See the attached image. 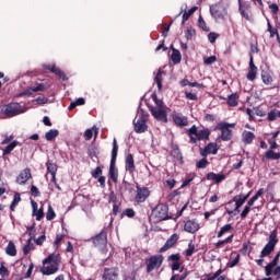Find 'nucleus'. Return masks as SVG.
Instances as JSON below:
<instances>
[{"instance_id": "f257e3e1", "label": "nucleus", "mask_w": 280, "mask_h": 280, "mask_svg": "<svg viewBox=\"0 0 280 280\" xmlns=\"http://www.w3.org/2000/svg\"><path fill=\"white\" fill-rule=\"evenodd\" d=\"M62 262V257L60 254H50L43 260V267L40 269L42 275H46L49 277L50 275H56L60 268V264ZM48 265V266H47Z\"/></svg>"}, {"instance_id": "f03ea898", "label": "nucleus", "mask_w": 280, "mask_h": 280, "mask_svg": "<svg viewBox=\"0 0 280 280\" xmlns=\"http://www.w3.org/2000/svg\"><path fill=\"white\" fill-rule=\"evenodd\" d=\"M117 154H119V144H117V138H114L108 171V176L113 183H118L119 180V168H117Z\"/></svg>"}, {"instance_id": "7ed1b4c3", "label": "nucleus", "mask_w": 280, "mask_h": 280, "mask_svg": "<svg viewBox=\"0 0 280 280\" xmlns=\"http://www.w3.org/2000/svg\"><path fill=\"white\" fill-rule=\"evenodd\" d=\"M187 133L190 139V143H198V141H209V137H211V130H198V127H196V125L189 128Z\"/></svg>"}, {"instance_id": "20e7f679", "label": "nucleus", "mask_w": 280, "mask_h": 280, "mask_svg": "<svg viewBox=\"0 0 280 280\" xmlns=\"http://www.w3.org/2000/svg\"><path fill=\"white\" fill-rule=\"evenodd\" d=\"M278 232L277 230H273L269 237L268 243L265 245L262 250L260 252V257L264 259V257H269V255H272L275 248L277 247V244H279V238L277 237Z\"/></svg>"}, {"instance_id": "39448f33", "label": "nucleus", "mask_w": 280, "mask_h": 280, "mask_svg": "<svg viewBox=\"0 0 280 280\" xmlns=\"http://www.w3.org/2000/svg\"><path fill=\"white\" fill-rule=\"evenodd\" d=\"M164 260H165V257H163V255L161 254L150 256L144 261L147 266L145 272L150 275V272H154V270H159V268L163 266Z\"/></svg>"}, {"instance_id": "423d86ee", "label": "nucleus", "mask_w": 280, "mask_h": 280, "mask_svg": "<svg viewBox=\"0 0 280 280\" xmlns=\"http://www.w3.org/2000/svg\"><path fill=\"white\" fill-rule=\"evenodd\" d=\"M170 207L166 203H159L152 211V215L155 218L156 222H163L164 220H170Z\"/></svg>"}, {"instance_id": "0eeeda50", "label": "nucleus", "mask_w": 280, "mask_h": 280, "mask_svg": "<svg viewBox=\"0 0 280 280\" xmlns=\"http://www.w3.org/2000/svg\"><path fill=\"white\" fill-rule=\"evenodd\" d=\"M217 128L221 131L222 141H231L233 139V130L231 128H235V122H219Z\"/></svg>"}, {"instance_id": "6e6552de", "label": "nucleus", "mask_w": 280, "mask_h": 280, "mask_svg": "<svg viewBox=\"0 0 280 280\" xmlns=\"http://www.w3.org/2000/svg\"><path fill=\"white\" fill-rule=\"evenodd\" d=\"M148 198H150V188L136 184L135 202L137 205H142V202H145Z\"/></svg>"}, {"instance_id": "1a4fd4ad", "label": "nucleus", "mask_w": 280, "mask_h": 280, "mask_svg": "<svg viewBox=\"0 0 280 280\" xmlns=\"http://www.w3.org/2000/svg\"><path fill=\"white\" fill-rule=\"evenodd\" d=\"M91 241L96 248H106L108 244V233L106 232V228H104L101 233L93 236Z\"/></svg>"}, {"instance_id": "9d476101", "label": "nucleus", "mask_w": 280, "mask_h": 280, "mask_svg": "<svg viewBox=\"0 0 280 280\" xmlns=\"http://www.w3.org/2000/svg\"><path fill=\"white\" fill-rule=\"evenodd\" d=\"M2 113L5 115V117H16V115H21L25 113L21 108V104L19 103H9L2 108Z\"/></svg>"}, {"instance_id": "9b49d317", "label": "nucleus", "mask_w": 280, "mask_h": 280, "mask_svg": "<svg viewBox=\"0 0 280 280\" xmlns=\"http://www.w3.org/2000/svg\"><path fill=\"white\" fill-rule=\"evenodd\" d=\"M167 262L173 272H176L177 270L183 272V269H180L183 267V256H180V253L167 256Z\"/></svg>"}, {"instance_id": "f8f14e48", "label": "nucleus", "mask_w": 280, "mask_h": 280, "mask_svg": "<svg viewBox=\"0 0 280 280\" xmlns=\"http://www.w3.org/2000/svg\"><path fill=\"white\" fill-rule=\"evenodd\" d=\"M178 240L180 236L177 233L172 234L165 242V244L159 249V253H167V250H172V248H176L178 245Z\"/></svg>"}, {"instance_id": "ddd939ff", "label": "nucleus", "mask_w": 280, "mask_h": 280, "mask_svg": "<svg viewBox=\"0 0 280 280\" xmlns=\"http://www.w3.org/2000/svg\"><path fill=\"white\" fill-rule=\"evenodd\" d=\"M102 280H119V268L105 267L103 269Z\"/></svg>"}, {"instance_id": "4468645a", "label": "nucleus", "mask_w": 280, "mask_h": 280, "mask_svg": "<svg viewBox=\"0 0 280 280\" xmlns=\"http://www.w3.org/2000/svg\"><path fill=\"white\" fill-rule=\"evenodd\" d=\"M150 113L156 121H162L163 124H167V112L165 108H156V107H151Z\"/></svg>"}, {"instance_id": "2eb2a0df", "label": "nucleus", "mask_w": 280, "mask_h": 280, "mask_svg": "<svg viewBox=\"0 0 280 280\" xmlns=\"http://www.w3.org/2000/svg\"><path fill=\"white\" fill-rule=\"evenodd\" d=\"M218 150H220V148H218V143L210 142L203 149H199V154L200 156L207 158L209 154H218Z\"/></svg>"}, {"instance_id": "dca6fc26", "label": "nucleus", "mask_w": 280, "mask_h": 280, "mask_svg": "<svg viewBox=\"0 0 280 280\" xmlns=\"http://www.w3.org/2000/svg\"><path fill=\"white\" fill-rule=\"evenodd\" d=\"M31 178H32V170L26 167L20 172L15 180L18 185H26L27 180H30Z\"/></svg>"}, {"instance_id": "f3484780", "label": "nucleus", "mask_w": 280, "mask_h": 280, "mask_svg": "<svg viewBox=\"0 0 280 280\" xmlns=\"http://www.w3.org/2000/svg\"><path fill=\"white\" fill-rule=\"evenodd\" d=\"M133 126L135 132H137V135H143V132L148 131V122L145 121V118H143V116L139 117Z\"/></svg>"}, {"instance_id": "a211bd4d", "label": "nucleus", "mask_w": 280, "mask_h": 280, "mask_svg": "<svg viewBox=\"0 0 280 280\" xmlns=\"http://www.w3.org/2000/svg\"><path fill=\"white\" fill-rule=\"evenodd\" d=\"M125 170L129 172V174H135L137 172V166L135 165V156L129 153L125 159Z\"/></svg>"}, {"instance_id": "6ab92c4d", "label": "nucleus", "mask_w": 280, "mask_h": 280, "mask_svg": "<svg viewBox=\"0 0 280 280\" xmlns=\"http://www.w3.org/2000/svg\"><path fill=\"white\" fill-rule=\"evenodd\" d=\"M184 231L191 234L198 233L200 231V224L196 220H188L184 224Z\"/></svg>"}, {"instance_id": "aec40b11", "label": "nucleus", "mask_w": 280, "mask_h": 280, "mask_svg": "<svg viewBox=\"0 0 280 280\" xmlns=\"http://www.w3.org/2000/svg\"><path fill=\"white\" fill-rule=\"evenodd\" d=\"M247 80L249 82H254V80H257V66H255V61L253 60V55L249 57V70L246 75Z\"/></svg>"}, {"instance_id": "412c9836", "label": "nucleus", "mask_w": 280, "mask_h": 280, "mask_svg": "<svg viewBox=\"0 0 280 280\" xmlns=\"http://www.w3.org/2000/svg\"><path fill=\"white\" fill-rule=\"evenodd\" d=\"M279 258H280V252L276 254L273 257L272 261H270L266 267H265V273L266 277H270L272 275V270L276 268V266L279 265Z\"/></svg>"}, {"instance_id": "4be33fe9", "label": "nucleus", "mask_w": 280, "mask_h": 280, "mask_svg": "<svg viewBox=\"0 0 280 280\" xmlns=\"http://www.w3.org/2000/svg\"><path fill=\"white\" fill-rule=\"evenodd\" d=\"M207 180H213L215 185H220L222 180H226V175L224 173L215 174L213 172H210L206 175Z\"/></svg>"}, {"instance_id": "5701e85b", "label": "nucleus", "mask_w": 280, "mask_h": 280, "mask_svg": "<svg viewBox=\"0 0 280 280\" xmlns=\"http://www.w3.org/2000/svg\"><path fill=\"white\" fill-rule=\"evenodd\" d=\"M250 191L247 195H238V199L237 197L233 198V202H235V208L234 211H237V213H240V208L243 207L244 202H246V200H248V198H250Z\"/></svg>"}, {"instance_id": "b1692460", "label": "nucleus", "mask_w": 280, "mask_h": 280, "mask_svg": "<svg viewBox=\"0 0 280 280\" xmlns=\"http://www.w3.org/2000/svg\"><path fill=\"white\" fill-rule=\"evenodd\" d=\"M31 205L33 207V215L36 217L37 222H40V220L45 218V211L43 210V208L38 209V203L34 200L31 201Z\"/></svg>"}, {"instance_id": "393cba45", "label": "nucleus", "mask_w": 280, "mask_h": 280, "mask_svg": "<svg viewBox=\"0 0 280 280\" xmlns=\"http://www.w3.org/2000/svg\"><path fill=\"white\" fill-rule=\"evenodd\" d=\"M242 141L246 145H250V143H253V141H255V133L252 131H248V130L243 131Z\"/></svg>"}, {"instance_id": "a878e982", "label": "nucleus", "mask_w": 280, "mask_h": 280, "mask_svg": "<svg viewBox=\"0 0 280 280\" xmlns=\"http://www.w3.org/2000/svg\"><path fill=\"white\" fill-rule=\"evenodd\" d=\"M228 106L235 108L240 104V95L237 93H232L228 96L226 101Z\"/></svg>"}, {"instance_id": "bb28decb", "label": "nucleus", "mask_w": 280, "mask_h": 280, "mask_svg": "<svg viewBox=\"0 0 280 280\" xmlns=\"http://www.w3.org/2000/svg\"><path fill=\"white\" fill-rule=\"evenodd\" d=\"M210 14L213 19H222V5L214 4L210 7Z\"/></svg>"}, {"instance_id": "cd10ccee", "label": "nucleus", "mask_w": 280, "mask_h": 280, "mask_svg": "<svg viewBox=\"0 0 280 280\" xmlns=\"http://www.w3.org/2000/svg\"><path fill=\"white\" fill-rule=\"evenodd\" d=\"M173 121L175 126H180V127L187 126L189 124L187 118L180 116L179 114H173Z\"/></svg>"}, {"instance_id": "c85d7f7f", "label": "nucleus", "mask_w": 280, "mask_h": 280, "mask_svg": "<svg viewBox=\"0 0 280 280\" xmlns=\"http://www.w3.org/2000/svg\"><path fill=\"white\" fill-rule=\"evenodd\" d=\"M50 73H55V75H58V78H60L63 82H67V80H69L65 71L58 68L56 65L51 67Z\"/></svg>"}, {"instance_id": "c756f323", "label": "nucleus", "mask_w": 280, "mask_h": 280, "mask_svg": "<svg viewBox=\"0 0 280 280\" xmlns=\"http://www.w3.org/2000/svg\"><path fill=\"white\" fill-rule=\"evenodd\" d=\"M50 73H55V75H58V78H60L63 82H67V80H69L65 71L58 68L56 65L51 67Z\"/></svg>"}, {"instance_id": "7c9ffc66", "label": "nucleus", "mask_w": 280, "mask_h": 280, "mask_svg": "<svg viewBox=\"0 0 280 280\" xmlns=\"http://www.w3.org/2000/svg\"><path fill=\"white\" fill-rule=\"evenodd\" d=\"M50 73H55V75H58V78H60L63 82H67V80H69L65 71L58 68L56 65L51 67Z\"/></svg>"}, {"instance_id": "2f4dec72", "label": "nucleus", "mask_w": 280, "mask_h": 280, "mask_svg": "<svg viewBox=\"0 0 280 280\" xmlns=\"http://www.w3.org/2000/svg\"><path fill=\"white\" fill-rule=\"evenodd\" d=\"M93 132H94L95 139H97L98 129H97V127L93 126L91 129L85 130V132H84L85 141H91L93 139Z\"/></svg>"}, {"instance_id": "473e14b6", "label": "nucleus", "mask_w": 280, "mask_h": 280, "mask_svg": "<svg viewBox=\"0 0 280 280\" xmlns=\"http://www.w3.org/2000/svg\"><path fill=\"white\" fill-rule=\"evenodd\" d=\"M171 156H173L177 161H183V152H180V148H178V144L172 145Z\"/></svg>"}, {"instance_id": "72a5a7b5", "label": "nucleus", "mask_w": 280, "mask_h": 280, "mask_svg": "<svg viewBox=\"0 0 280 280\" xmlns=\"http://www.w3.org/2000/svg\"><path fill=\"white\" fill-rule=\"evenodd\" d=\"M47 173L50 175L58 174V165L54 161L48 160L46 162Z\"/></svg>"}, {"instance_id": "f704fd0d", "label": "nucleus", "mask_w": 280, "mask_h": 280, "mask_svg": "<svg viewBox=\"0 0 280 280\" xmlns=\"http://www.w3.org/2000/svg\"><path fill=\"white\" fill-rule=\"evenodd\" d=\"M234 237H235V235L231 234L225 240H221V241L217 242L214 245L215 248H224L225 244H233Z\"/></svg>"}, {"instance_id": "c9c22d12", "label": "nucleus", "mask_w": 280, "mask_h": 280, "mask_svg": "<svg viewBox=\"0 0 280 280\" xmlns=\"http://www.w3.org/2000/svg\"><path fill=\"white\" fill-rule=\"evenodd\" d=\"M5 253L10 257H16V245H14V242L10 241L5 247Z\"/></svg>"}, {"instance_id": "e433bc0d", "label": "nucleus", "mask_w": 280, "mask_h": 280, "mask_svg": "<svg viewBox=\"0 0 280 280\" xmlns=\"http://www.w3.org/2000/svg\"><path fill=\"white\" fill-rule=\"evenodd\" d=\"M171 58L174 65H180V60H183V55H180V50L173 48Z\"/></svg>"}, {"instance_id": "4c0bfd02", "label": "nucleus", "mask_w": 280, "mask_h": 280, "mask_svg": "<svg viewBox=\"0 0 280 280\" xmlns=\"http://www.w3.org/2000/svg\"><path fill=\"white\" fill-rule=\"evenodd\" d=\"M163 75H165V71L160 69L154 79L159 91H161L163 89Z\"/></svg>"}, {"instance_id": "58836bf2", "label": "nucleus", "mask_w": 280, "mask_h": 280, "mask_svg": "<svg viewBox=\"0 0 280 280\" xmlns=\"http://www.w3.org/2000/svg\"><path fill=\"white\" fill-rule=\"evenodd\" d=\"M265 159H267V161H279L280 152L277 153L272 150H268L267 152H265Z\"/></svg>"}, {"instance_id": "ea45409f", "label": "nucleus", "mask_w": 280, "mask_h": 280, "mask_svg": "<svg viewBox=\"0 0 280 280\" xmlns=\"http://www.w3.org/2000/svg\"><path fill=\"white\" fill-rule=\"evenodd\" d=\"M233 231V225L231 223H228L223 225L220 231L217 233V237H222L223 235H226V233H231Z\"/></svg>"}, {"instance_id": "a19ab883", "label": "nucleus", "mask_w": 280, "mask_h": 280, "mask_svg": "<svg viewBox=\"0 0 280 280\" xmlns=\"http://www.w3.org/2000/svg\"><path fill=\"white\" fill-rule=\"evenodd\" d=\"M16 145H19V141H16V140H14V141H12L10 144H8V145L2 150L3 156H8V154H11L12 151L14 150V148H16Z\"/></svg>"}, {"instance_id": "79ce46f5", "label": "nucleus", "mask_w": 280, "mask_h": 280, "mask_svg": "<svg viewBox=\"0 0 280 280\" xmlns=\"http://www.w3.org/2000/svg\"><path fill=\"white\" fill-rule=\"evenodd\" d=\"M261 80L264 84H267V85L272 84L273 82L272 74H270L269 71H265V70L261 71Z\"/></svg>"}, {"instance_id": "37998d69", "label": "nucleus", "mask_w": 280, "mask_h": 280, "mask_svg": "<svg viewBox=\"0 0 280 280\" xmlns=\"http://www.w3.org/2000/svg\"><path fill=\"white\" fill-rule=\"evenodd\" d=\"M38 91H45V84L39 83L37 86L26 90L22 95H32V93H38Z\"/></svg>"}, {"instance_id": "c03bdc74", "label": "nucleus", "mask_w": 280, "mask_h": 280, "mask_svg": "<svg viewBox=\"0 0 280 280\" xmlns=\"http://www.w3.org/2000/svg\"><path fill=\"white\" fill-rule=\"evenodd\" d=\"M26 233L30 236L28 240H31V241L36 240V223H33L32 225L27 226Z\"/></svg>"}, {"instance_id": "a18cd8bd", "label": "nucleus", "mask_w": 280, "mask_h": 280, "mask_svg": "<svg viewBox=\"0 0 280 280\" xmlns=\"http://www.w3.org/2000/svg\"><path fill=\"white\" fill-rule=\"evenodd\" d=\"M198 10V7H192L188 11H185L183 14L182 25H185L186 21H189V16Z\"/></svg>"}, {"instance_id": "49530a36", "label": "nucleus", "mask_w": 280, "mask_h": 280, "mask_svg": "<svg viewBox=\"0 0 280 280\" xmlns=\"http://www.w3.org/2000/svg\"><path fill=\"white\" fill-rule=\"evenodd\" d=\"M84 104H86V101L84 97H80L77 101L70 103L68 110H73L77 106H84Z\"/></svg>"}, {"instance_id": "de8ad7c7", "label": "nucleus", "mask_w": 280, "mask_h": 280, "mask_svg": "<svg viewBox=\"0 0 280 280\" xmlns=\"http://www.w3.org/2000/svg\"><path fill=\"white\" fill-rule=\"evenodd\" d=\"M58 135H60V132L57 129H50L48 132H46L45 139L46 141H54Z\"/></svg>"}, {"instance_id": "09e8293b", "label": "nucleus", "mask_w": 280, "mask_h": 280, "mask_svg": "<svg viewBox=\"0 0 280 280\" xmlns=\"http://www.w3.org/2000/svg\"><path fill=\"white\" fill-rule=\"evenodd\" d=\"M151 98L153 100L154 104L156 105L155 107H151V108H165V103H163V100H160L156 94H152Z\"/></svg>"}, {"instance_id": "8fccbe9b", "label": "nucleus", "mask_w": 280, "mask_h": 280, "mask_svg": "<svg viewBox=\"0 0 280 280\" xmlns=\"http://www.w3.org/2000/svg\"><path fill=\"white\" fill-rule=\"evenodd\" d=\"M34 243H32V240H27L26 244L23 247V254L24 255H30L31 250H34Z\"/></svg>"}, {"instance_id": "3c124183", "label": "nucleus", "mask_w": 280, "mask_h": 280, "mask_svg": "<svg viewBox=\"0 0 280 280\" xmlns=\"http://www.w3.org/2000/svg\"><path fill=\"white\" fill-rule=\"evenodd\" d=\"M207 165H209V160H207V158L202 156V159L196 163V168L197 170H206Z\"/></svg>"}, {"instance_id": "603ef678", "label": "nucleus", "mask_w": 280, "mask_h": 280, "mask_svg": "<svg viewBox=\"0 0 280 280\" xmlns=\"http://www.w3.org/2000/svg\"><path fill=\"white\" fill-rule=\"evenodd\" d=\"M238 11L241 13V16H243V19H245V21H250V13H248V11H246L244 5H242V2H240Z\"/></svg>"}, {"instance_id": "864d4df0", "label": "nucleus", "mask_w": 280, "mask_h": 280, "mask_svg": "<svg viewBox=\"0 0 280 280\" xmlns=\"http://www.w3.org/2000/svg\"><path fill=\"white\" fill-rule=\"evenodd\" d=\"M196 253V245H194V242H189L188 248L185 250V257H191Z\"/></svg>"}, {"instance_id": "5fc2aeb1", "label": "nucleus", "mask_w": 280, "mask_h": 280, "mask_svg": "<svg viewBox=\"0 0 280 280\" xmlns=\"http://www.w3.org/2000/svg\"><path fill=\"white\" fill-rule=\"evenodd\" d=\"M46 220L51 221L56 220V211H54V208L51 205H48V210L46 212Z\"/></svg>"}, {"instance_id": "6e6d98bb", "label": "nucleus", "mask_w": 280, "mask_h": 280, "mask_svg": "<svg viewBox=\"0 0 280 280\" xmlns=\"http://www.w3.org/2000/svg\"><path fill=\"white\" fill-rule=\"evenodd\" d=\"M137 215V212H135V209L127 208L124 210V212L120 214V218L127 217V218H135Z\"/></svg>"}, {"instance_id": "4d7b16f0", "label": "nucleus", "mask_w": 280, "mask_h": 280, "mask_svg": "<svg viewBox=\"0 0 280 280\" xmlns=\"http://www.w3.org/2000/svg\"><path fill=\"white\" fill-rule=\"evenodd\" d=\"M267 31L270 34V38H275V36L279 38V30L272 28V24H270V22L267 23Z\"/></svg>"}, {"instance_id": "13d9d810", "label": "nucleus", "mask_w": 280, "mask_h": 280, "mask_svg": "<svg viewBox=\"0 0 280 280\" xmlns=\"http://www.w3.org/2000/svg\"><path fill=\"white\" fill-rule=\"evenodd\" d=\"M194 36H196V30L191 26H188L185 33V38L187 40H191V38H194Z\"/></svg>"}, {"instance_id": "bf43d9fd", "label": "nucleus", "mask_w": 280, "mask_h": 280, "mask_svg": "<svg viewBox=\"0 0 280 280\" xmlns=\"http://www.w3.org/2000/svg\"><path fill=\"white\" fill-rule=\"evenodd\" d=\"M103 174H104V171L100 166L91 171V176L92 178H95V179L100 178Z\"/></svg>"}, {"instance_id": "052dcab7", "label": "nucleus", "mask_w": 280, "mask_h": 280, "mask_svg": "<svg viewBox=\"0 0 280 280\" xmlns=\"http://www.w3.org/2000/svg\"><path fill=\"white\" fill-rule=\"evenodd\" d=\"M65 240V234H56V240L54 242V247L56 249L60 248V243Z\"/></svg>"}, {"instance_id": "680f3d73", "label": "nucleus", "mask_w": 280, "mask_h": 280, "mask_svg": "<svg viewBox=\"0 0 280 280\" xmlns=\"http://www.w3.org/2000/svg\"><path fill=\"white\" fill-rule=\"evenodd\" d=\"M46 240H47V236L45 235V231H43L42 235L38 238H35L34 242L37 246H43Z\"/></svg>"}, {"instance_id": "e2e57ef3", "label": "nucleus", "mask_w": 280, "mask_h": 280, "mask_svg": "<svg viewBox=\"0 0 280 280\" xmlns=\"http://www.w3.org/2000/svg\"><path fill=\"white\" fill-rule=\"evenodd\" d=\"M198 26L203 30V32H209V28L207 27V22H205V19H202V15L198 19Z\"/></svg>"}, {"instance_id": "0e129e2a", "label": "nucleus", "mask_w": 280, "mask_h": 280, "mask_svg": "<svg viewBox=\"0 0 280 280\" xmlns=\"http://www.w3.org/2000/svg\"><path fill=\"white\" fill-rule=\"evenodd\" d=\"M10 271H8V268L5 267V265H3V262L0 266V276L2 279H5V277H9Z\"/></svg>"}, {"instance_id": "69168bd1", "label": "nucleus", "mask_w": 280, "mask_h": 280, "mask_svg": "<svg viewBox=\"0 0 280 280\" xmlns=\"http://www.w3.org/2000/svg\"><path fill=\"white\" fill-rule=\"evenodd\" d=\"M213 62H218V57L210 56L203 59V65H213Z\"/></svg>"}, {"instance_id": "338daca9", "label": "nucleus", "mask_w": 280, "mask_h": 280, "mask_svg": "<svg viewBox=\"0 0 280 280\" xmlns=\"http://www.w3.org/2000/svg\"><path fill=\"white\" fill-rule=\"evenodd\" d=\"M240 264V254H236V256L229 262L230 268H235Z\"/></svg>"}, {"instance_id": "774afa93", "label": "nucleus", "mask_w": 280, "mask_h": 280, "mask_svg": "<svg viewBox=\"0 0 280 280\" xmlns=\"http://www.w3.org/2000/svg\"><path fill=\"white\" fill-rule=\"evenodd\" d=\"M275 119H277V110L271 109L267 115V120L275 121Z\"/></svg>"}]
</instances>
